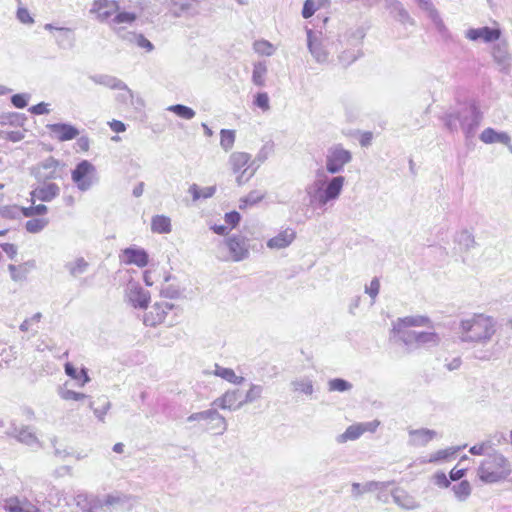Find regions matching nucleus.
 I'll use <instances>...</instances> for the list:
<instances>
[{
  "label": "nucleus",
  "instance_id": "1",
  "mask_svg": "<svg viewBox=\"0 0 512 512\" xmlns=\"http://www.w3.org/2000/svg\"><path fill=\"white\" fill-rule=\"evenodd\" d=\"M352 153L341 144H334L327 149L325 155V170H316V179L306 187L309 204L316 209L325 207L336 201L342 193L345 177L338 175L331 178L328 173L336 175L344 171L345 165L352 161Z\"/></svg>",
  "mask_w": 512,
  "mask_h": 512
},
{
  "label": "nucleus",
  "instance_id": "2",
  "mask_svg": "<svg viewBox=\"0 0 512 512\" xmlns=\"http://www.w3.org/2000/svg\"><path fill=\"white\" fill-rule=\"evenodd\" d=\"M496 333L495 320L484 314H474L462 319L459 325V339L461 342L485 346Z\"/></svg>",
  "mask_w": 512,
  "mask_h": 512
},
{
  "label": "nucleus",
  "instance_id": "3",
  "mask_svg": "<svg viewBox=\"0 0 512 512\" xmlns=\"http://www.w3.org/2000/svg\"><path fill=\"white\" fill-rule=\"evenodd\" d=\"M483 119L482 112L474 103L449 113L444 118L445 127L452 133L462 130L467 140L474 138Z\"/></svg>",
  "mask_w": 512,
  "mask_h": 512
},
{
  "label": "nucleus",
  "instance_id": "4",
  "mask_svg": "<svg viewBox=\"0 0 512 512\" xmlns=\"http://www.w3.org/2000/svg\"><path fill=\"white\" fill-rule=\"evenodd\" d=\"M511 472L508 460L501 453L494 452L481 463L478 476L485 483H497L505 480Z\"/></svg>",
  "mask_w": 512,
  "mask_h": 512
},
{
  "label": "nucleus",
  "instance_id": "5",
  "mask_svg": "<svg viewBox=\"0 0 512 512\" xmlns=\"http://www.w3.org/2000/svg\"><path fill=\"white\" fill-rule=\"evenodd\" d=\"M63 174L64 164L53 157L44 159L31 170V175L34 176L38 183L62 179Z\"/></svg>",
  "mask_w": 512,
  "mask_h": 512
},
{
  "label": "nucleus",
  "instance_id": "6",
  "mask_svg": "<svg viewBox=\"0 0 512 512\" xmlns=\"http://www.w3.org/2000/svg\"><path fill=\"white\" fill-rule=\"evenodd\" d=\"M71 178L81 192L90 190L98 182L96 168L88 160H82L76 165L72 170Z\"/></svg>",
  "mask_w": 512,
  "mask_h": 512
},
{
  "label": "nucleus",
  "instance_id": "7",
  "mask_svg": "<svg viewBox=\"0 0 512 512\" xmlns=\"http://www.w3.org/2000/svg\"><path fill=\"white\" fill-rule=\"evenodd\" d=\"M273 149L274 145L272 142H267L261 147L255 158L251 160L248 167L243 169L241 174L237 176L236 181L238 185L246 183L254 176L260 165L264 163L272 154Z\"/></svg>",
  "mask_w": 512,
  "mask_h": 512
},
{
  "label": "nucleus",
  "instance_id": "8",
  "mask_svg": "<svg viewBox=\"0 0 512 512\" xmlns=\"http://www.w3.org/2000/svg\"><path fill=\"white\" fill-rule=\"evenodd\" d=\"M306 33L307 46L311 55L318 63H326L328 61L329 53L323 39L321 38V33L318 35L311 29H306Z\"/></svg>",
  "mask_w": 512,
  "mask_h": 512
},
{
  "label": "nucleus",
  "instance_id": "9",
  "mask_svg": "<svg viewBox=\"0 0 512 512\" xmlns=\"http://www.w3.org/2000/svg\"><path fill=\"white\" fill-rule=\"evenodd\" d=\"M225 244L230 252L231 259L240 262L249 257L247 239L241 235H233L225 239Z\"/></svg>",
  "mask_w": 512,
  "mask_h": 512
},
{
  "label": "nucleus",
  "instance_id": "10",
  "mask_svg": "<svg viewBox=\"0 0 512 512\" xmlns=\"http://www.w3.org/2000/svg\"><path fill=\"white\" fill-rule=\"evenodd\" d=\"M127 298L134 308L146 309L150 302V293L136 282H130L127 286Z\"/></svg>",
  "mask_w": 512,
  "mask_h": 512
},
{
  "label": "nucleus",
  "instance_id": "11",
  "mask_svg": "<svg viewBox=\"0 0 512 512\" xmlns=\"http://www.w3.org/2000/svg\"><path fill=\"white\" fill-rule=\"evenodd\" d=\"M173 307L174 305L168 302H156L151 307V310L144 315V324L146 326L153 327L162 323L165 320L168 311L172 310Z\"/></svg>",
  "mask_w": 512,
  "mask_h": 512
},
{
  "label": "nucleus",
  "instance_id": "12",
  "mask_svg": "<svg viewBox=\"0 0 512 512\" xmlns=\"http://www.w3.org/2000/svg\"><path fill=\"white\" fill-rule=\"evenodd\" d=\"M121 261L127 265H136L143 268L149 263V255L143 248L128 247L122 250Z\"/></svg>",
  "mask_w": 512,
  "mask_h": 512
},
{
  "label": "nucleus",
  "instance_id": "13",
  "mask_svg": "<svg viewBox=\"0 0 512 512\" xmlns=\"http://www.w3.org/2000/svg\"><path fill=\"white\" fill-rule=\"evenodd\" d=\"M501 36L499 28H492L488 26L479 28H470L466 31L465 37L471 41H483L491 43L497 41Z\"/></svg>",
  "mask_w": 512,
  "mask_h": 512
},
{
  "label": "nucleus",
  "instance_id": "14",
  "mask_svg": "<svg viewBox=\"0 0 512 512\" xmlns=\"http://www.w3.org/2000/svg\"><path fill=\"white\" fill-rule=\"evenodd\" d=\"M59 194L60 187L53 182L39 183L30 193L33 202L34 199H38L42 202H50Z\"/></svg>",
  "mask_w": 512,
  "mask_h": 512
},
{
  "label": "nucleus",
  "instance_id": "15",
  "mask_svg": "<svg viewBox=\"0 0 512 512\" xmlns=\"http://www.w3.org/2000/svg\"><path fill=\"white\" fill-rule=\"evenodd\" d=\"M45 30H56L58 32L57 35H55V41L58 47L61 49H70L75 44V37L73 30L68 27H57L51 23H47L44 26Z\"/></svg>",
  "mask_w": 512,
  "mask_h": 512
},
{
  "label": "nucleus",
  "instance_id": "16",
  "mask_svg": "<svg viewBox=\"0 0 512 512\" xmlns=\"http://www.w3.org/2000/svg\"><path fill=\"white\" fill-rule=\"evenodd\" d=\"M3 508L8 512H40L39 508L29 500L16 496L5 499Z\"/></svg>",
  "mask_w": 512,
  "mask_h": 512
},
{
  "label": "nucleus",
  "instance_id": "17",
  "mask_svg": "<svg viewBox=\"0 0 512 512\" xmlns=\"http://www.w3.org/2000/svg\"><path fill=\"white\" fill-rule=\"evenodd\" d=\"M409 441L411 446L423 447L436 437L437 433L435 430L428 428L411 429L408 431Z\"/></svg>",
  "mask_w": 512,
  "mask_h": 512
},
{
  "label": "nucleus",
  "instance_id": "18",
  "mask_svg": "<svg viewBox=\"0 0 512 512\" xmlns=\"http://www.w3.org/2000/svg\"><path fill=\"white\" fill-rule=\"evenodd\" d=\"M47 127L61 142L72 140L79 135V130L71 124L55 123L49 124Z\"/></svg>",
  "mask_w": 512,
  "mask_h": 512
},
{
  "label": "nucleus",
  "instance_id": "19",
  "mask_svg": "<svg viewBox=\"0 0 512 512\" xmlns=\"http://www.w3.org/2000/svg\"><path fill=\"white\" fill-rule=\"evenodd\" d=\"M8 435L15 437L19 442L28 446L40 444L38 438L29 426L18 428L17 426L12 425Z\"/></svg>",
  "mask_w": 512,
  "mask_h": 512
},
{
  "label": "nucleus",
  "instance_id": "20",
  "mask_svg": "<svg viewBox=\"0 0 512 512\" xmlns=\"http://www.w3.org/2000/svg\"><path fill=\"white\" fill-rule=\"evenodd\" d=\"M117 34L123 40L135 44L147 52H151L154 49V45L143 34L126 31L124 28H119Z\"/></svg>",
  "mask_w": 512,
  "mask_h": 512
},
{
  "label": "nucleus",
  "instance_id": "21",
  "mask_svg": "<svg viewBox=\"0 0 512 512\" xmlns=\"http://www.w3.org/2000/svg\"><path fill=\"white\" fill-rule=\"evenodd\" d=\"M296 232L292 228L280 231L276 236L267 241V247L271 249H283L288 247L295 239Z\"/></svg>",
  "mask_w": 512,
  "mask_h": 512
},
{
  "label": "nucleus",
  "instance_id": "22",
  "mask_svg": "<svg viewBox=\"0 0 512 512\" xmlns=\"http://www.w3.org/2000/svg\"><path fill=\"white\" fill-rule=\"evenodd\" d=\"M395 504L405 510H414L419 507V503L407 491L401 488H395L391 492Z\"/></svg>",
  "mask_w": 512,
  "mask_h": 512
},
{
  "label": "nucleus",
  "instance_id": "23",
  "mask_svg": "<svg viewBox=\"0 0 512 512\" xmlns=\"http://www.w3.org/2000/svg\"><path fill=\"white\" fill-rule=\"evenodd\" d=\"M479 138L485 144L501 143L503 145H509L511 142V137L507 132H498L490 127L484 129Z\"/></svg>",
  "mask_w": 512,
  "mask_h": 512
},
{
  "label": "nucleus",
  "instance_id": "24",
  "mask_svg": "<svg viewBox=\"0 0 512 512\" xmlns=\"http://www.w3.org/2000/svg\"><path fill=\"white\" fill-rule=\"evenodd\" d=\"M393 337L397 342L402 343L408 352L417 349V331L408 329L393 330Z\"/></svg>",
  "mask_w": 512,
  "mask_h": 512
},
{
  "label": "nucleus",
  "instance_id": "25",
  "mask_svg": "<svg viewBox=\"0 0 512 512\" xmlns=\"http://www.w3.org/2000/svg\"><path fill=\"white\" fill-rule=\"evenodd\" d=\"M420 9L425 11L428 17L432 20L439 32H444L446 27L443 20L441 19L437 9L433 5L431 0H414Z\"/></svg>",
  "mask_w": 512,
  "mask_h": 512
},
{
  "label": "nucleus",
  "instance_id": "26",
  "mask_svg": "<svg viewBox=\"0 0 512 512\" xmlns=\"http://www.w3.org/2000/svg\"><path fill=\"white\" fill-rule=\"evenodd\" d=\"M430 322V319L426 316H406L398 318L393 323V330L408 329L409 327L425 326Z\"/></svg>",
  "mask_w": 512,
  "mask_h": 512
},
{
  "label": "nucleus",
  "instance_id": "27",
  "mask_svg": "<svg viewBox=\"0 0 512 512\" xmlns=\"http://www.w3.org/2000/svg\"><path fill=\"white\" fill-rule=\"evenodd\" d=\"M454 243L459 246L461 251H469L477 245L473 233L468 229L458 231L454 236Z\"/></svg>",
  "mask_w": 512,
  "mask_h": 512
},
{
  "label": "nucleus",
  "instance_id": "28",
  "mask_svg": "<svg viewBox=\"0 0 512 512\" xmlns=\"http://www.w3.org/2000/svg\"><path fill=\"white\" fill-rule=\"evenodd\" d=\"M95 84L103 85L110 89L118 90L126 88V84L115 76L106 74H96L89 77Z\"/></svg>",
  "mask_w": 512,
  "mask_h": 512
},
{
  "label": "nucleus",
  "instance_id": "29",
  "mask_svg": "<svg viewBox=\"0 0 512 512\" xmlns=\"http://www.w3.org/2000/svg\"><path fill=\"white\" fill-rule=\"evenodd\" d=\"M251 162V155L246 152H233L229 157V164L234 173L247 168Z\"/></svg>",
  "mask_w": 512,
  "mask_h": 512
},
{
  "label": "nucleus",
  "instance_id": "30",
  "mask_svg": "<svg viewBox=\"0 0 512 512\" xmlns=\"http://www.w3.org/2000/svg\"><path fill=\"white\" fill-rule=\"evenodd\" d=\"M64 267L71 277L76 278L88 270L89 263L83 257H77L72 261L66 262Z\"/></svg>",
  "mask_w": 512,
  "mask_h": 512
},
{
  "label": "nucleus",
  "instance_id": "31",
  "mask_svg": "<svg viewBox=\"0 0 512 512\" xmlns=\"http://www.w3.org/2000/svg\"><path fill=\"white\" fill-rule=\"evenodd\" d=\"M440 343V336L432 331L417 332V349L435 347Z\"/></svg>",
  "mask_w": 512,
  "mask_h": 512
},
{
  "label": "nucleus",
  "instance_id": "32",
  "mask_svg": "<svg viewBox=\"0 0 512 512\" xmlns=\"http://www.w3.org/2000/svg\"><path fill=\"white\" fill-rule=\"evenodd\" d=\"M214 374L230 383L239 385L244 381V377L237 376L233 369L225 368L218 364L214 366Z\"/></svg>",
  "mask_w": 512,
  "mask_h": 512
},
{
  "label": "nucleus",
  "instance_id": "33",
  "mask_svg": "<svg viewBox=\"0 0 512 512\" xmlns=\"http://www.w3.org/2000/svg\"><path fill=\"white\" fill-rule=\"evenodd\" d=\"M151 230L154 233L166 234L171 231V220L164 215H156L151 220Z\"/></svg>",
  "mask_w": 512,
  "mask_h": 512
},
{
  "label": "nucleus",
  "instance_id": "34",
  "mask_svg": "<svg viewBox=\"0 0 512 512\" xmlns=\"http://www.w3.org/2000/svg\"><path fill=\"white\" fill-rule=\"evenodd\" d=\"M362 431L359 423L352 424L347 427L344 433L336 437V442L339 444L346 443L347 441H355L362 436Z\"/></svg>",
  "mask_w": 512,
  "mask_h": 512
},
{
  "label": "nucleus",
  "instance_id": "35",
  "mask_svg": "<svg viewBox=\"0 0 512 512\" xmlns=\"http://www.w3.org/2000/svg\"><path fill=\"white\" fill-rule=\"evenodd\" d=\"M265 195L266 193L260 190H252L245 197L239 200V208L243 210L248 207H252L261 202Z\"/></svg>",
  "mask_w": 512,
  "mask_h": 512
},
{
  "label": "nucleus",
  "instance_id": "36",
  "mask_svg": "<svg viewBox=\"0 0 512 512\" xmlns=\"http://www.w3.org/2000/svg\"><path fill=\"white\" fill-rule=\"evenodd\" d=\"M264 388L262 385L259 384H250V388L246 392L245 396L239 403L237 404L238 407H243L246 404L253 403L256 400L260 399L262 397Z\"/></svg>",
  "mask_w": 512,
  "mask_h": 512
},
{
  "label": "nucleus",
  "instance_id": "37",
  "mask_svg": "<svg viewBox=\"0 0 512 512\" xmlns=\"http://www.w3.org/2000/svg\"><path fill=\"white\" fill-rule=\"evenodd\" d=\"M188 191L192 195L193 201H198L199 199L211 198L216 192V186L201 188L197 184H192Z\"/></svg>",
  "mask_w": 512,
  "mask_h": 512
},
{
  "label": "nucleus",
  "instance_id": "38",
  "mask_svg": "<svg viewBox=\"0 0 512 512\" xmlns=\"http://www.w3.org/2000/svg\"><path fill=\"white\" fill-rule=\"evenodd\" d=\"M267 74V65L265 61L256 62L253 66L252 82L259 87L265 85V77Z\"/></svg>",
  "mask_w": 512,
  "mask_h": 512
},
{
  "label": "nucleus",
  "instance_id": "39",
  "mask_svg": "<svg viewBox=\"0 0 512 512\" xmlns=\"http://www.w3.org/2000/svg\"><path fill=\"white\" fill-rule=\"evenodd\" d=\"M452 491L459 502H465L471 495V485L467 480L454 484Z\"/></svg>",
  "mask_w": 512,
  "mask_h": 512
},
{
  "label": "nucleus",
  "instance_id": "40",
  "mask_svg": "<svg viewBox=\"0 0 512 512\" xmlns=\"http://www.w3.org/2000/svg\"><path fill=\"white\" fill-rule=\"evenodd\" d=\"M293 390L301 392L305 395H311L313 393V382L308 377L295 379L291 382Z\"/></svg>",
  "mask_w": 512,
  "mask_h": 512
},
{
  "label": "nucleus",
  "instance_id": "41",
  "mask_svg": "<svg viewBox=\"0 0 512 512\" xmlns=\"http://www.w3.org/2000/svg\"><path fill=\"white\" fill-rule=\"evenodd\" d=\"M167 110L186 120H190L196 115V112L192 108L183 104L171 105L167 108Z\"/></svg>",
  "mask_w": 512,
  "mask_h": 512
},
{
  "label": "nucleus",
  "instance_id": "42",
  "mask_svg": "<svg viewBox=\"0 0 512 512\" xmlns=\"http://www.w3.org/2000/svg\"><path fill=\"white\" fill-rule=\"evenodd\" d=\"M48 224L47 218H32L25 223V229L29 233L36 234L44 230Z\"/></svg>",
  "mask_w": 512,
  "mask_h": 512
},
{
  "label": "nucleus",
  "instance_id": "43",
  "mask_svg": "<svg viewBox=\"0 0 512 512\" xmlns=\"http://www.w3.org/2000/svg\"><path fill=\"white\" fill-rule=\"evenodd\" d=\"M352 389V384L342 378H334L328 381V390L330 392H346Z\"/></svg>",
  "mask_w": 512,
  "mask_h": 512
},
{
  "label": "nucleus",
  "instance_id": "44",
  "mask_svg": "<svg viewBox=\"0 0 512 512\" xmlns=\"http://www.w3.org/2000/svg\"><path fill=\"white\" fill-rule=\"evenodd\" d=\"M99 400L101 401V405L99 407H94L92 401H90L89 406L93 410L98 420L104 422V417L111 407V402L105 397Z\"/></svg>",
  "mask_w": 512,
  "mask_h": 512
},
{
  "label": "nucleus",
  "instance_id": "45",
  "mask_svg": "<svg viewBox=\"0 0 512 512\" xmlns=\"http://www.w3.org/2000/svg\"><path fill=\"white\" fill-rule=\"evenodd\" d=\"M220 145L225 151H229L235 142V132L233 130L222 129L220 132Z\"/></svg>",
  "mask_w": 512,
  "mask_h": 512
},
{
  "label": "nucleus",
  "instance_id": "46",
  "mask_svg": "<svg viewBox=\"0 0 512 512\" xmlns=\"http://www.w3.org/2000/svg\"><path fill=\"white\" fill-rule=\"evenodd\" d=\"M253 48L256 53H258L260 55H265V56H271L275 51V48L273 47V45L266 40L255 41L253 44Z\"/></svg>",
  "mask_w": 512,
  "mask_h": 512
},
{
  "label": "nucleus",
  "instance_id": "47",
  "mask_svg": "<svg viewBox=\"0 0 512 512\" xmlns=\"http://www.w3.org/2000/svg\"><path fill=\"white\" fill-rule=\"evenodd\" d=\"M47 211H48V208L44 204H38V205L30 206V207H22L21 208V213L25 217L44 215L47 213Z\"/></svg>",
  "mask_w": 512,
  "mask_h": 512
},
{
  "label": "nucleus",
  "instance_id": "48",
  "mask_svg": "<svg viewBox=\"0 0 512 512\" xmlns=\"http://www.w3.org/2000/svg\"><path fill=\"white\" fill-rule=\"evenodd\" d=\"M129 497L121 493H112L105 497L104 503L106 506L123 505L128 503Z\"/></svg>",
  "mask_w": 512,
  "mask_h": 512
},
{
  "label": "nucleus",
  "instance_id": "49",
  "mask_svg": "<svg viewBox=\"0 0 512 512\" xmlns=\"http://www.w3.org/2000/svg\"><path fill=\"white\" fill-rule=\"evenodd\" d=\"M220 418L223 423H218L217 420H209L207 421V425L205 427V431H213L216 434H223L227 430V422L226 419L220 414Z\"/></svg>",
  "mask_w": 512,
  "mask_h": 512
},
{
  "label": "nucleus",
  "instance_id": "50",
  "mask_svg": "<svg viewBox=\"0 0 512 512\" xmlns=\"http://www.w3.org/2000/svg\"><path fill=\"white\" fill-rule=\"evenodd\" d=\"M225 394L227 396L230 410L235 411V410L241 408V407L237 406L239 401H241L243 399L242 394L239 389L228 390L227 392H225Z\"/></svg>",
  "mask_w": 512,
  "mask_h": 512
},
{
  "label": "nucleus",
  "instance_id": "51",
  "mask_svg": "<svg viewBox=\"0 0 512 512\" xmlns=\"http://www.w3.org/2000/svg\"><path fill=\"white\" fill-rule=\"evenodd\" d=\"M108 6L107 0H96L93 4V11H97L98 18L101 21L107 20L111 16V12L103 10L104 7Z\"/></svg>",
  "mask_w": 512,
  "mask_h": 512
},
{
  "label": "nucleus",
  "instance_id": "52",
  "mask_svg": "<svg viewBox=\"0 0 512 512\" xmlns=\"http://www.w3.org/2000/svg\"><path fill=\"white\" fill-rule=\"evenodd\" d=\"M199 422L217 420L218 423H223L220 418V413L216 409H208L205 411L198 412Z\"/></svg>",
  "mask_w": 512,
  "mask_h": 512
},
{
  "label": "nucleus",
  "instance_id": "53",
  "mask_svg": "<svg viewBox=\"0 0 512 512\" xmlns=\"http://www.w3.org/2000/svg\"><path fill=\"white\" fill-rule=\"evenodd\" d=\"M392 484L391 481L381 482V481H369L363 484V491L373 492L377 490H385Z\"/></svg>",
  "mask_w": 512,
  "mask_h": 512
},
{
  "label": "nucleus",
  "instance_id": "54",
  "mask_svg": "<svg viewBox=\"0 0 512 512\" xmlns=\"http://www.w3.org/2000/svg\"><path fill=\"white\" fill-rule=\"evenodd\" d=\"M379 290L380 281L377 277L373 278L370 284L365 286V293H367L371 297L372 302H375V299L379 294Z\"/></svg>",
  "mask_w": 512,
  "mask_h": 512
},
{
  "label": "nucleus",
  "instance_id": "55",
  "mask_svg": "<svg viewBox=\"0 0 512 512\" xmlns=\"http://www.w3.org/2000/svg\"><path fill=\"white\" fill-rule=\"evenodd\" d=\"M254 104L262 109L268 111L270 109L269 96L266 92H260L255 96Z\"/></svg>",
  "mask_w": 512,
  "mask_h": 512
},
{
  "label": "nucleus",
  "instance_id": "56",
  "mask_svg": "<svg viewBox=\"0 0 512 512\" xmlns=\"http://www.w3.org/2000/svg\"><path fill=\"white\" fill-rule=\"evenodd\" d=\"M29 98L30 95L26 93L14 94L11 97V103L16 108L23 109L27 106Z\"/></svg>",
  "mask_w": 512,
  "mask_h": 512
},
{
  "label": "nucleus",
  "instance_id": "57",
  "mask_svg": "<svg viewBox=\"0 0 512 512\" xmlns=\"http://www.w3.org/2000/svg\"><path fill=\"white\" fill-rule=\"evenodd\" d=\"M136 20V14L132 12H119L113 18V23H132Z\"/></svg>",
  "mask_w": 512,
  "mask_h": 512
},
{
  "label": "nucleus",
  "instance_id": "58",
  "mask_svg": "<svg viewBox=\"0 0 512 512\" xmlns=\"http://www.w3.org/2000/svg\"><path fill=\"white\" fill-rule=\"evenodd\" d=\"M90 494L78 493L74 497L76 505L82 510V512H88Z\"/></svg>",
  "mask_w": 512,
  "mask_h": 512
},
{
  "label": "nucleus",
  "instance_id": "59",
  "mask_svg": "<svg viewBox=\"0 0 512 512\" xmlns=\"http://www.w3.org/2000/svg\"><path fill=\"white\" fill-rule=\"evenodd\" d=\"M21 213V208L17 206H6L0 209V215L7 219H16Z\"/></svg>",
  "mask_w": 512,
  "mask_h": 512
},
{
  "label": "nucleus",
  "instance_id": "60",
  "mask_svg": "<svg viewBox=\"0 0 512 512\" xmlns=\"http://www.w3.org/2000/svg\"><path fill=\"white\" fill-rule=\"evenodd\" d=\"M361 55H362V52L359 49L357 51H353V52L344 51L339 56V59L343 64L349 65V64L353 63L354 61H356Z\"/></svg>",
  "mask_w": 512,
  "mask_h": 512
},
{
  "label": "nucleus",
  "instance_id": "61",
  "mask_svg": "<svg viewBox=\"0 0 512 512\" xmlns=\"http://www.w3.org/2000/svg\"><path fill=\"white\" fill-rule=\"evenodd\" d=\"M492 446H493V443L491 441H484L482 443L472 446L470 448L469 452L472 455H483V454H485L486 450L491 448Z\"/></svg>",
  "mask_w": 512,
  "mask_h": 512
},
{
  "label": "nucleus",
  "instance_id": "62",
  "mask_svg": "<svg viewBox=\"0 0 512 512\" xmlns=\"http://www.w3.org/2000/svg\"><path fill=\"white\" fill-rule=\"evenodd\" d=\"M120 92L118 95H117V100L121 103H124V104H128V103H133V98H134V94L133 92L128 88V86L126 85V88H121L119 89Z\"/></svg>",
  "mask_w": 512,
  "mask_h": 512
},
{
  "label": "nucleus",
  "instance_id": "63",
  "mask_svg": "<svg viewBox=\"0 0 512 512\" xmlns=\"http://www.w3.org/2000/svg\"><path fill=\"white\" fill-rule=\"evenodd\" d=\"M160 295L164 298L176 299L179 297L180 292L175 286L168 285L161 288Z\"/></svg>",
  "mask_w": 512,
  "mask_h": 512
},
{
  "label": "nucleus",
  "instance_id": "64",
  "mask_svg": "<svg viewBox=\"0 0 512 512\" xmlns=\"http://www.w3.org/2000/svg\"><path fill=\"white\" fill-rule=\"evenodd\" d=\"M105 505L104 500L100 499L95 495L90 494L88 512H97L102 509Z\"/></svg>",
  "mask_w": 512,
  "mask_h": 512
}]
</instances>
